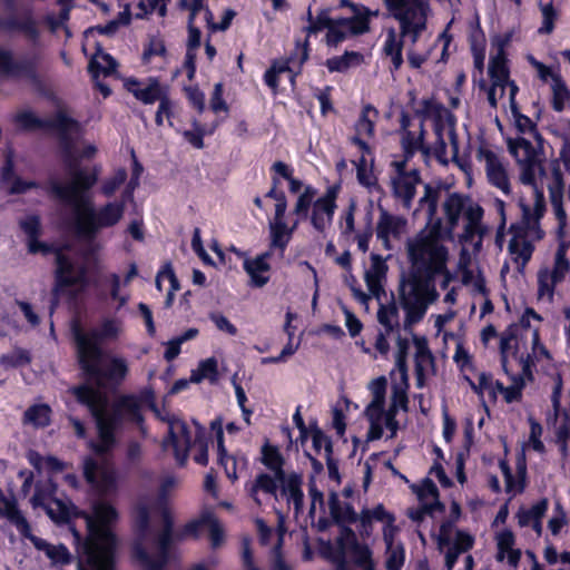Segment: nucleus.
<instances>
[{"label":"nucleus","mask_w":570,"mask_h":570,"mask_svg":"<svg viewBox=\"0 0 570 570\" xmlns=\"http://www.w3.org/2000/svg\"><path fill=\"white\" fill-rule=\"evenodd\" d=\"M476 159L485 163V173L489 183L502 190L505 195H510L511 185L509 176L498 155L493 150L480 146L476 150Z\"/></svg>","instance_id":"obj_17"},{"label":"nucleus","mask_w":570,"mask_h":570,"mask_svg":"<svg viewBox=\"0 0 570 570\" xmlns=\"http://www.w3.org/2000/svg\"><path fill=\"white\" fill-rule=\"evenodd\" d=\"M38 69L37 56L16 59L11 50L0 47V75L9 79H26L38 94L45 95V82Z\"/></svg>","instance_id":"obj_11"},{"label":"nucleus","mask_w":570,"mask_h":570,"mask_svg":"<svg viewBox=\"0 0 570 570\" xmlns=\"http://www.w3.org/2000/svg\"><path fill=\"white\" fill-rule=\"evenodd\" d=\"M371 114L374 118L379 115V111L374 106L368 104L362 108L360 118L356 122V131L358 134H365L370 137L374 135L375 122L370 118Z\"/></svg>","instance_id":"obj_49"},{"label":"nucleus","mask_w":570,"mask_h":570,"mask_svg":"<svg viewBox=\"0 0 570 570\" xmlns=\"http://www.w3.org/2000/svg\"><path fill=\"white\" fill-rule=\"evenodd\" d=\"M193 130H184L181 132L184 139L189 142L196 149H203L205 147L204 137L213 134L207 131L205 126L202 125L197 119L191 121Z\"/></svg>","instance_id":"obj_51"},{"label":"nucleus","mask_w":570,"mask_h":570,"mask_svg":"<svg viewBox=\"0 0 570 570\" xmlns=\"http://www.w3.org/2000/svg\"><path fill=\"white\" fill-rule=\"evenodd\" d=\"M23 420L35 428H47L51 423V407L46 403L33 404L26 410Z\"/></svg>","instance_id":"obj_40"},{"label":"nucleus","mask_w":570,"mask_h":570,"mask_svg":"<svg viewBox=\"0 0 570 570\" xmlns=\"http://www.w3.org/2000/svg\"><path fill=\"white\" fill-rule=\"evenodd\" d=\"M405 561V549L402 542L395 547L386 549V570H401Z\"/></svg>","instance_id":"obj_56"},{"label":"nucleus","mask_w":570,"mask_h":570,"mask_svg":"<svg viewBox=\"0 0 570 570\" xmlns=\"http://www.w3.org/2000/svg\"><path fill=\"white\" fill-rule=\"evenodd\" d=\"M0 498L4 503V509L0 507V517L4 515L19 531V533L26 538L30 537L31 528L26 517L20 511L14 500L7 499L1 492Z\"/></svg>","instance_id":"obj_31"},{"label":"nucleus","mask_w":570,"mask_h":570,"mask_svg":"<svg viewBox=\"0 0 570 570\" xmlns=\"http://www.w3.org/2000/svg\"><path fill=\"white\" fill-rule=\"evenodd\" d=\"M377 16L379 10L372 11L366 6H363L360 10L353 11L352 17L342 18V21L351 36H361L370 31L371 18Z\"/></svg>","instance_id":"obj_30"},{"label":"nucleus","mask_w":570,"mask_h":570,"mask_svg":"<svg viewBox=\"0 0 570 570\" xmlns=\"http://www.w3.org/2000/svg\"><path fill=\"white\" fill-rule=\"evenodd\" d=\"M489 76L494 87L504 88L510 79V69L504 50L500 48L495 56L490 58Z\"/></svg>","instance_id":"obj_33"},{"label":"nucleus","mask_w":570,"mask_h":570,"mask_svg":"<svg viewBox=\"0 0 570 570\" xmlns=\"http://www.w3.org/2000/svg\"><path fill=\"white\" fill-rule=\"evenodd\" d=\"M515 543V537L510 529H504L497 535V560L503 561L505 558V552L513 549Z\"/></svg>","instance_id":"obj_59"},{"label":"nucleus","mask_w":570,"mask_h":570,"mask_svg":"<svg viewBox=\"0 0 570 570\" xmlns=\"http://www.w3.org/2000/svg\"><path fill=\"white\" fill-rule=\"evenodd\" d=\"M338 191L340 185L330 186L325 194L318 197L314 203L308 219L313 228L321 234H323L333 222L337 208L336 199Z\"/></svg>","instance_id":"obj_14"},{"label":"nucleus","mask_w":570,"mask_h":570,"mask_svg":"<svg viewBox=\"0 0 570 570\" xmlns=\"http://www.w3.org/2000/svg\"><path fill=\"white\" fill-rule=\"evenodd\" d=\"M86 521L87 535L70 527L78 558V570H116L118 538L114 528L118 521L117 509L107 501L92 504L91 513L76 512Z\"/></svg>","instance_id":"obj_4"},{"label":"nucleus","mask_w":570,"mask_h":570,"mask_svg":"<svg viewBox=\"0 0 570 570\" xmlns=\"http://www.w3.org/2000/svg\"><path fill=\"white\" fill-rule=\"evenodd\" d=\"M377 321L384 326L386 334L399 328V308L395 303H390L387 305L381 304L377 311Z\"/></svg>","instance_id":"obj_46"},{"label":"nucleus","mask_w":570,"mask_h":570,"mask_svg":"<svg viewBox=\"0 0 570 570\" xmlns=\"http://www.w3.org/2000/svg\"><path fill=\"white\" fill-rule=\"evenodd\" d=\"M510 230L513 233V237L509 242V252L511 255H515L514 262L521 261V265L525 266L532 257L534 246L531 242L525 239V228L512 224Z\"/></svg>","instance_id":"obj_26"},{"label":"nucleus","mask_w":570,"mask_h":570,"mask_svg":"<svg viewBox=\"0 0 570 570\" xmlns=\"http://www.w3.org/2000/svg\"><path fill=\"white\" fill-rule=\"evenodd\" d=\"M317 189L312 185H305L303 191L298 195L292 214L296 216L295 222L302 223L309 218L311 208L315 203Z\"/></svg>","instance_id":"obj_36"},{"label":"nucleus","mask_w":570,"mask_h":570,"mask_svg":"<svg viewBox=\"0 0 570 570\" xmlns=\"http://www.w3.org/2000/svg\"><path fill=\"white\" fill-rule=\"evenodd\" d=\"M170 484H171V480H167L163 484L161 494L155 505L153 504L151 498L149 497L151 511L155 508H157L160 511V515H161V520H163V527H161L160 531L166 532V533H175L174 532V517H173L170 509L168 508V505L166 503V489Z\"/></svg>","instance_id":"obj_41"},{"label":"nucleus","mask_w":570,"mask_h":570,"mask_svg":"<svg viewBox=\"0 0 570 570\" xmlns=\"http://www.w3.org/2000/svg\"><path fill=\"white\" fill-rule=\"evenodd\" d=\"M46 554L53 563L69 564L72 561V556L65 544L48 546Z\"/></svg>","instance_id":"obj_62"},{"label":"nucleus","mask_w":570,"mask_h":570,"mask_svg":"<svg viewBox=\"0 0 570 570\" xmlns=\"http://www.w3.org/2000/svg\"><path fill=\"white\" fill-rule=\"evenodd\" d=\"M386 387L387 381L385 376H379L372 380L368 384V390L372 393V401H374V405H379L381 402H385L386 399Z\"/></svg>","instance_id":"obj_63"},{"label":"nucleus","mask_w":570,"mask_h":570,"mask_svg":"<svg viewBox=\"0 0 570 570\" xmlns=\"http://www.w3.org/2000/svg\"><path fill=\"white\" fill-rule=\"evenodd\" d=\"M212 521V513L207 512L202 514L198 519H193L184 524L181 530L177 533V540H184L186 538L198 539L208 522Z\"/></svg>","instance_id":"obj_45"},{"label":"nucleus","mask_w":570,"mask_h":570,"mask_svg":"<svg viewBox=\"0 0 570 570\" xmlns=\"http://www.w3.org/2000/svg\"><path fill=\"white\" fill-rule=\"evenodd\" d=\"M86 282L85 267L76 268L71 258L57 250L56 253V272H55V291L59 292L67 287H72Z\"/></svg>","instance_id":"obj_19"},{"label":"nucleus","mask_w":570,"mask_h":570,"mask_svg":"<svg viewBox=\"0 0 570 570\" xmlns=\"http://www.w3.org/2000/svg\"><path fill=\"white\" fill-rule=\"evenodd\" d=\"M409 341L403 337L397 338V352L395 355V365L401 374L402 382L407 386V354Z\"/></svg>","instance_id":"obj_52"},{"label":"nucleus","mask_w":570,"mask_h":570,"mask_svg":"<svg viewBox=\"0 0 570 570\" xmlns=\"http://www.w3.org/2000/svg\"><path fill=\"white\" fill-rule=\"evenodd\" d=\"M425 252L424 245H417L407 252L409 276L400 289L401 306L405 312V330L422 321L426 312L424 295L434 278L446 271L448 257L428 255Z\"/></svg>","instance_id":"obj_5"},{"label":"nucleus","mask_w":570,"mask_h":570,"mask_svg":"<svg viewBox=\"0 0 570 570\" xmlns=\"http://www.w3.org/2000/svg\"><path fill=\"white\" fill-rule=\"evenodd\" d=\"M204 380H208L210 383H215L218 380V362L213 356L202 360L198 367L191 371V383H200Z\"/></svg>","instance_id":"obj_39"},{"label":"nucleus","mask_w":570,"mask_h":570,"mask_svg":"<svg viewBox=\"0 0 570 570\" xmlns=\"http://www.w3.org/2000/svg\"><path fill=\"white\" fill-rule=\"evenodd\" d=\"M351 36L348 29L343 23L342 18L333 19L327 28L325 41L328 47H337Z\"/></svg>","instance_id":"obj_48"},{"label":"nucleus","mask_w":570,"mask_h":570,"mask_svg":"<svg viewBox=\"0 0 570 570\" xmlns=\"http://www.w3.org/2000/svg\"><path fill=\"white\" fill-rule=\"evenodd\" d=\"M363 55L357 51H345L342 56L328 58L325 66L330 72H346L352 66H358Z\"/></svg>","instance_id":"obj_37"},{"label":"nucleus","mask_w":570,"mask_h":570,"mask_svg":"<svg viewBox=\"0 0 570 570\" xmlns=\"http://www.w3.org/2000/svg\"><path fill=\"white\" fill-rule=\"evenodd\" d=\"M159 56V57H166L167 56V48L165 45V41L159 37H153L150 38L148 45L145 46L142 51V62L147 63L150 61L151 57Z\"/></svg>","instance_id":"obj_60"},{"label":"nucleus","mask_w":570,"mask_h":570,"mask_svg":"<svg viewBox=\"0 0 570 570\" xmlns=\"http://www.w3.org/2000/svg\"><path fill=\"white\" fill-rule=\"evenodd\" d=\"M117 68V60L108 52L99 51L97 56L89 60L88 72L92 78L95 88L100 91L105 99L111 96L112 90L107 83L100 81L99 77L100 75L105 77L114 75Z\"/></svg>","instance_id":"obj_20"},{"label":"nucleus","mask_w":570,"mask_h":570,"mask_svg":"<svg viewBox=\"0 0 570 570\" xmlns=\"http://www.w3.org/2000/svg\"><path fill=\"white\" fill-rule=\"evenodd\" d=\"M246 491L249 498L258 505L262 504L258 497L259 493L267 494L276 500L278 497V485L275 484L274 478L266 472L258 473L253 482L247 483Z\"/></svg>","instance_id":"obj_29"},{"label":"nucleus","mask_w":570,"mask_h":570,"mask_svg":"<svg viewBox=\"0 0 570 570\" xmlns=\"http://www.w3.org/2000/svg\"><path fill=\"white\" fill-rule=\"evenodd\" d=\"M552 100L551 107L554 111L561 112L564 110L566 102L570 100V91L561 76H554L551 83Z\"/></svg>","instance_id":"obj_42"},{"label":"nucleus","mask_w":570,"mask_h":570,"mask_svg":"<svg viewBox=\"0 0 570 570\" xmlns=\"http://www.w3.org/2000/svg\"><path fill=\"white\" fill-rule=\"evenodd\" d=\"M333 18L328 14V9L321 10L316 17H314L312 23H308L303 28V31L306 33V38H308L312 35H316L317 32L326 29L330 27V23H332Z\"/></svg>","instance_id":"obj_57"},{"label":"nucleus","mask_w":570,"mask_h":570,"mask_svg":"<svg viewBox=\"0 0 570 570\" xmlns=\"http://www.w3.org/2000/svg\"><path fill=\"white\" fill-rule=\"evenodd\" d=\"M540 9L542 13V26L539 28V33L549 35L554 30L558 11L552 2L546 4L540 3Z\"/></svg>","instance_id":"obj_55"},{"label":"nucleus","mask_w":570,"mask_h":570,"mask_svg":"<svg viewBox=\"0 0 570 570\" xmlns=\"http://www.w3.org/2000/svg\"><path fill=\"white\" fill-rule=\"evenodd\" d=\"M484 215L483 208L479 204H470L465 210L466 224L464 225L463 233L460 235V240L471 243L473 238L479 235L483 237L487 228L482 225Z\"/></svg>","instance_id":"obj_27"},{"label":"nucleus","mask_w":570,"mask_h":570,"mask_svg":"<svg viewBox=\"0 0 570 570\" xmlns=\"http://www.w3.org/2000/svg\"><path fill=\"white\" fill-rule=\"evenodd\" d=\"M141 86L142 81L135 77L127 78L124 82L125 89L144 105L159 102L169 92L168 86L163 85L157 77H149L146 87Z\"/></svg>","instance_id":"obj_18"},{"label":"nucleus","mask_w":570,"mask_h":570,"mask_svg":"<svg viewBox=\"0 0 570 570\" xmlns=\"http://www.w3.org/2000/svg\"><path fill=\"white\" fill-rule=\"evenodd\" d=\"M271 256L272 253L268 250L257 255L255 258H245L243 268L249 276L253 287L261 288L269 282V276L265 274L272 268L268 263Z\"/></svg>","instance_id":"obj_23"},{"label":"nucleus","mask_w":570,"mask_h":570,"mask_svg":"<svg viewBox=\"0 0 570 570\" xmlns=\"http://www.w3.org/2000/svg\"><path fill=\"white\" fill-rule=\"evenodd\" d=\"M471 42V52L473 56V65L474 69L481 76L484 70V60H485V37L482 30L479 32L472 33L470 38Z\"/></svg>","instance_id":"obj_43"},{"label":"nucleus","mask_w":570,"mask_h":570,"mask_svg":"<svg viewBox=\"0 0 570 570\" xmlns=\"http://www.w3.org/2000/svg\"><path fill=\"white\" fill-rule=\"evenodd\" d=\"M303 479L299 474L292 472L289 478L278 487V492L285 497L288 502H293L296 510L303 507L304 493L302 490Z\"/></svg>","instance_id":"obj_35"},{"label":"nucleus","mask_w":570,"mask_h":570,"mask_svg":"<svg viewBox=\"0 0 570 570\" xmlns=\"http://www.w3.org/2000/svg\"><path fill=\"white\" fill-rule=\"evenodd\" d=\"M60 154L71 180L61 183L50 179L43 189L50 198L72 208L70 222L72 232L78 239L91 243L101 229L114 227L120 222L121 204L107 203L98 209L95 208L89 191L98 181L100 168L94 166L88 170L80 167L73 136H71L70 153L60 150Z\"/></svg>","instance_id":"obj_1"},{"label":"nucleus","mask_w":570,"mask_h":570,"mask_svg":"<svg viewBox=\"0 0 570 570\" xmlns=\"http://www.w3.org/2000/svg\"><path fill=\"white\" fill-rule=\"evenodd\" d=\"M548 509L549 500L547 498L540 499L529 509L521 507L517 512L518 524L521 528L529 527L531 522L543 519Z\"/></svg>","instance_id":"obj_38"},{"label":"nucleus","mask_w":570,"mask_h":570,"mask_svg":"<svg viewBox=\"0 0 570 570\" xmlns=\"http://www.w3.org/2000/svg\"><path fill=\"white\" fill-rule=\"evenodd\" d=\"M380 213L375 234L376 238L382 242L385 250H392V239L400 240L406 230L407 219L401 215H394L384 208L381 204L377 205Z\"/></svg>","instance_id":"obj_13"},{"label":"nucleus","mask_w":570,"mask_h":570,"mask_svg":"<svg viewBox=\"0 0 570 570\" xmlns=\"http://www.w3.org/2000/svg\"><path fill=\"white\" fill-rule=\"evenodd\" d=\"M328 510L333 522L340 527L337 552L334 556L336 570H375L372 550L367 544L358 542L350 527L358 519L354 507L341 502L338 494L332 491L328 494Z\"/></svg>","instance_id":"obj_6"},{"label":"nucleus","mask_w":570,"mask_h":570,"mask_svg":"<svg viewBox=\"0 0 570 570\" xmlns=\"http://www.w3.org/2000/svg\"><path fill=\"white\" fill-rule=\"evenodd\" d=\"M242 546V564L245 570H261L256 567L254 560V552L252 549V539L249 537H243L240 541Z\"/></svg>","instance_id":"obj_64"},{"label":"nucleus","mask_w":570,"mask_h":570,"mask_svg":"<svg viewBox=\"0 0 570 570\" xmlns=\"http://www.w3.org/2000/svg\"><path fill=\"white\" fill-rule=\"evenodd\" d=\"M413 343L415 345V366H423L424 363L434 361L428 340L424 336L413 335Z\"/></svg>","instance_id":"obj_53"},{"label":"nucleus","mask_w":570,"mask_h":570,"mask_svg":"<svg viewBox=\"0 0 570 570\" xmlns=\"http://www.w3.org/2000/svg\"><path fill=\"white\" fill-rule=\"evenodd\" d=\"M509 150L517 158L518 163H542V153L532 142L523 137L509 141Z\"/></svg>","instance_id":"obj_32"},{"label":"nucleus","mask_w":570,"mask_h":570,"mask_svg":"<svg viewBox=\"0 0 570 570\" xmlns=\"http://www.w3.org/2000/svg\"><path fill=\"white\" fill-rule=\"evenodd\" d=\"M302 47L301 57L297 66H294L296 53L289 55L285 59H274L269 68L263 76L264 83L272 90L274 95L278 94L279 75L288 73V80L294 89L296 87V78L302 73L303 66L308 59L309 40L305 39L303 42H296V49Z\"/></svg>","instance_id":"obj_12"},{"label":"nucleus","mask_w":570,"mask_h":570,"mask_svg":"<svg viewBox=\"0 0 570 570\" xmlns=\"http://www.w3.org/2000/svg\"><path fill=\"white\" fill-rule=\"evenodd\" d=\"M128 177L127 170L125 168H118L115 174L107 178L101 185V194L105 197H111L116 193V190L126 183Z\"/></svg>","instance_id":"obj_54"},{"label":"nucleus","mask_w":570,"mask_h":570,"mask_svg":"<svg viewBox=\"0 0 570 570\" xmlns=\"http://www.w3.org/2000/svg\"><path fill=\"white\" fill-rule=\"evenodd\" d=\"M271 171L278 174L283 179L288 181V190L291 194H297L304 189L301 179L294 177V169L288 164L277 160L271 166Z\"/></svg>","instance_id":"obj_44"},{"label":"nucleus","mask_w":570,"mask_h":570,"mask_svg":"<svg viewBox=\"0 0 570 570\" xmlns=\"http://www.w3.org/2000/svg\"><path fill=\"white\" fill-rule=\"evenodd\" d=\"M511 357L515 360L521 366V375H523L529 382L534 381L533 367L535 366L534 357L532 354L520 353L518 343L514 344V348L511 352Z\"/></svg>","instance_id":"obj_50"},{"label":"nucleus","mask_w":570,"mask_h":570,"mask_svg":"<svg viewBox=\"0 0 570 570\" xmlns=\"http://www.w3.org/2000/svg\"><path fill=\"white\" fill-rule=\"evenodd\" d=\"M426 130L424 128V120L422 119L419 125V131H406L400 135V144L402 153L406 157H414L416 153H421L425 159L431 156V147L425 142Z\"/></svg>","instance_id":"obj_24"},{"label":"nucleus","mask_w":570,"mask_h":570,"mask_svg":"<svg viewBox=\"0 0 570 570\" xmlns=\"http://www.w3.org/2000/svg\"><path fill=\"white\" fill-rule=\"evenodd\" d=\"M387 265L385 259L376 253L371 254V269L365 274V282L370 292L377 295L382 289L381 278L385 277Z\"/></svg>","instance_id":"obj_34"},{"label":"nucleus","mask_w":570,"mask_h":570,"mask_svg":"<svg viewBox=\"0 0 570 570\" xmlns=\"http://www.w3.org/2000/svg\"><path fill=\"white\" fill-rule=\"evenodd\" d=\"M444 185L438 181L435 185L425 184L424 195L419 199V207L426 210L429 232L421 230L412 239L406 243L407 252L417 245L426 247L425 254L433 256L448 257V249L440 244V232L443 230V220L438 216V207Z\"/></svg>","instance_id":"obj_9"},{"label":"nucleus","mask_w":570,"mask_h":570,"mask_svg":"<svg viewBox=\"0 0 570 570\" xmlns=\"http://www.w3.org/2000/svg\"><path fill=\"white\" fill-rule=\"evenodd\" d=\"M169 429L168 435L163 442L165 449L171 448L174 456L179 466H184L190 446V432L188 425L183 420L171 417L167 420Z\"/></svg>","instance_id":"obj_15"},{"label":"nucleus","mask_w":570,"mask_h":570,"mask_svg":"<svg viewBox=\"0 0 570 570\" xmlns=\"http://www.w3.org/2000/svg\"><path fill=\"white\" fill-rule=\"evenodd\" d=\"M422 183L421 171L416 168L410 170V176L392 177V196L400 202L404 210H411L416 195V187Z\"/></svg>","instance_id":"obj_21"},{"label":"nucleus","mask_w":570,"mask_h":570,"mask_svg":"<svg viewBox=\"0 0 570 570\" xmlns=\"http://www.w3.org/2000/svg\"><path fill=\"white\" fill-rule=\"evenodd\" d=\"M70 332L76 358L83 375L97 387H117L128 374V364L120 356H108L105 345L119 338L122 323L116 317H105L98 326L83 328L79 320H73Z\"/></svg>","instance_id":"obj_3"},{"label":"nucleus","mask_w":570,"mask_h":570,"mask_svg":"<svg viewBox=\"0 0 570 570\" xmlns=\"http://www.w3.org/2000/svg\"><path fill=\"white\" fill-rule=\"evenodd\" d=\"M499 468L505 482V492L521 494L527 488V463L522 454L517 461V476L513 475L510 464L507 460H500Z\"/></svg>","instance_id":"obj_22"},{"label":"nucleus","mask_w":570,"mask_h":570,"mask_svg":"<svg viewBox=\"0 0 570 570\" xmlns=\"http://www.w3.org/2000/svg\"><path fill=\"white\" fill-rule=\"evenodd\" d=\"M391 17L400 23V36L391 28L386 32L383 50L386 56L403 51L404 38L416 42L426 28L429 3L425 0H384Z\"/></svg>","instance_id":"obj_8"},{"label":"nucleus","mask_w":570,"mask_h":570,"mask_svg":"<svg viewBox=\"0 0 570 570\" xmlns=\"http://www.w3.org/2000/svg\"><path fill=\"white\" fill-rule=\"evenodd\" d=\"M1 31L6 32H22L29 40L37 41L40 37V31L36 19L29 11L21 18L16 16H8L2 18Z\"/></svg>","instance_id":"obj_25"},{"label":"nucleus","mask_w":570,"mask_h":570,"mask_svg":"<svg viewBox=\"0 0 570 570\" xmlns=\"http://www.w3.org/2000/svg\"><path fill=\"white\" fill-rule=\"evenodd\" d=\"M261 462L267 469L284 465L285 459L278 446L271 444L268 440L261 448Z\"/></svg>","instance_id":"obj_47"},{"label":"nucleus","mask_w":570,"mask_h":570,"mask_svg":"<svg viewBox=\"0 0 570 570\" xmlns=\"http://www.w3.org/2000/svg\"><path fill=\"white\" fill-rule=\"evenodd\" d=\"M70 393L80 405L88 409L95 421L98 441H89L88 446L99 456L108 454L116 446V434L125 419L140 426L145 422L141 412L144 405L158 412L155 392L150 387L142 389L138 394L120 395L109 409L107 396L87 383L72 386Z\"/></svg>","instance_id":"obj_2"},{"label":"nucleus","mask_w":570,"mask_h":570,"mask_svg":"<svg viewBox=\"0 0 570 570\" xmlns=\"http://www.w3.org/2000/svg\"><path fill=\"white\" fill-rule=\"evenodd\" d=\"M511 114L514 118L517 130L520 134H531L532 131H535L537 124L528 116L523 115L519 106H511Z\"/></svg>","instance_id":"obj_61"},{"label":"nucleus","mask_w":570,"mask_h":570,"mask_svg":"<svg viewBox=\"0 0 570 570\" xmlns=\"http://www.w3.org/2000/svg\"><path fill=\"white\" fill-rule=\"evenodd\" d=\"M298 225V222L295 220L292 226H288L286 222H269L271 249H278L283 256Z\"/></svg>","instance_id":"obj_28"},{"label":"nucleus","mask_w":570,"mask_h":570,"mask_svg":"<svg viewBox=\"0 0 570 570\" xmlns=\"http://www.w3.org/2000/svg\"><path fill=\"white\" fill-rule=\"evenodd\" d=\"M557 284H559V282H554V279L550 275L549 269L546 268V269L539 271V273H538V295H539V297H543V296L548 295L549 298L552 299Z\"/></svg>","instance_id":"obj_58"},{"label":"nucleus","mask_w":570,"mask_h":570,"mask_svg":"<svg viewBox=\"0 0 570 570\" xmlns=\"http://www.w3.org/2000/svg\"><path fill=\"white\" fill-rule=\"evenodd\" d=\"M131 524L139 541L132 546L134 559L145 570H164L169 560L170 550L177 533H166L159 531L155 537V546L157 548V556H151L145 546V540L150 533L151 523V505L149 495H140L131 508Z\"/></svg>","instance_id":"obj_7"},{"label":"nucleus","mask_w":570,"mask_h":570,"mask_svg":"<svg viewBox=\"0 0 570 570\" xmlns=\"http://www.w3.org/2000/svg\"><path fill=\"white\" fill-rule=\"evenodd\" d=\"M470 204H474L470 196L461 193H449L442 209L446 219L445 225L443 224V230L440 232L441 239H452L454 229L459 225L461 215L465 217V210Z\"/></svg>","instance_id":"obj_16"},{"label":"nucleus","mask_w":570,"mask_h":570,"mask_svg":"<svg viewBox=\"0 0 570 570\" xmlns=\"http://www.w3.org/2000/svg\"><path fill=\"white\" fill-rule=\"evenodd\" d=\"M17 124L24 130L45 129L55 131L58 136L59 149L66 154L71 149V136L80 131V122L68 116L66 111L58 110L52 118L43 119L32 111H22L16 117Z\"/></svg>","instance_id":"obj_10"}]
</instances>
